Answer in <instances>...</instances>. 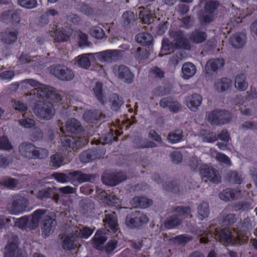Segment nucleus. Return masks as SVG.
<instances>
[{"instance_id":"f257e3e1","label":"nucleus","mask_w":257,"mask_h":257,"mask_svg":"<svg viewBox=\"0 0 257 257\" xmlns=\"http://www.w3.org/2000/svg\"><path fill=\"white\" fill-rule=\"evenodd\" d=\"M238 227V230H233V232L227 229H224L220 231L215 230V238H218L221 241L232 244L245 242L248 239L246 230L251 227V224L246 220Z\"/></svg>"},{"instance_id":"f03ea898","label":"nucleus","mask_w":257,"mask_h":257,"mask_svg":"<svg viewBox=\"0 0 257 257\" xmlns=\"http://www.w3.org/2000/svg\"><path fill=\"white\" fill-rule=\"evenodd\" d=\"M34 88L37 91V94L43 98L50 99L52 102L61 100V95L52 87L40 83L34 79H25L21 81V88L23 90Z\"/></svg>"},{"instance_id":"7ed1b4c3","label":"nucleus","mask_w":257,"mask_h":257,"mask_svg":"<svg viewBox=\"0 0 257 257\" xmlns=\"http://www.w3.org/2000/svg\"><path fill=\"white\" fill-rule=\"evenodd\" d=\"M170 36L175 43L171 42L167 39H163L162 40V51H173L174 49L178 48H183L185 49L190 48V44L188 43L184 34L181 32H171Z\"/></svg>"},{"instance_id":"20e7f679","label":"nucleus","mask_w":257,"mask_h":257,"mask_svg":"<svg viewBox=\"0 0 257 257\" xmlns=\"http://www.w3.org/2000/svg\"><path fill=\"white\" fill-rule=\"evenodd\" d=\"M176 214L169 217L165 222V227L168 228H172L179 225L181 221V217L184 218L189 216L191 210L188 207H177L175 209Z\"/></svg>"},{"instance_id":"39448f33","label":"nucleus","mask_w":257,"mask_h":257,"mask_svg":"<svg viewBox=\"0 0 257 257\" xmlns=\"http://www.w3.org/2000/svg\"><path fill=\"white\" fill-rule=\"evenodd\" d=\"M27 204V199L20 196H16L8 204L7 209L11 214L18 215L25 210Z\"/></svg>"},{"instance_id":"423d86ee","label":"nucleus","mask_w":257,"mask_h":257,"mask_svg":"<svg viewBox=\"0 0 257 257\" xmlns=\"http://www.w3.org/2000/svg\"><path fill=\"white\" fill-rule=\"evenodd\" d=\"M231 116L230 113L225 110H214L208 114V120L213 124H222L228 122Z\"/></svg>"},{"instance_id":"0eeeda50","label":"nucleus","mask_w":257,"mask_h":257,"mask_svg":"<svg viewBox=\"0 0 257 257\" xmlns=\"http://www.w3.org/2000/svg\"><path fill=\"white\" fill-rule=\"evenodd\" d=\"M49 71L51 74L62 80L69 81L74 77L72 70L64 66H52L50 67Z\"/></svg>"},{"instance_id":"6e6552de","label":"nucleus","mask_w":257,"mask_h":257,"mask_svg":"<svg viewBox=\"0 0 257 257\" xmlns=\"http://www.w3.org/2000/svg\"><path fill=\"white\" fill-rule=\"evenodd\" d=\"M218 6V3L214 1H209L204 7L205 12L199 18L200 22L202 24H208L213 21V13Z\"/></svg>"},{"instance_id":"1a4fd4ad","label":"nucleus","mask_w":257,"mask_h":257,"mask_svg":"<svg viewBox=\"0 0 257 257\" xmlns=\"http://www.w3.org/2000/svg\"><path fill=\"white\" fill-rule=\"evenodd\" d=\"M34 113L39 118L44 120H50L54 116L55 111L51 104L38 105L34 110Z\"/></svg>"},{"instance_id":"9d476101","label":"nucleus","mask_w":257,"mask_h":257,"mask_svg":"<svg viewBox=\"0 0 257 257\" xmlns=\"http://www.w3.org/2000/svg\"><path fill=\"white\" fill-rule=\"evenodd\" d=\"M148 221L147 216L138 211L128 215L125 219L126 225L131 228L139 227L142 224L147 223Z\"/></svg>"},{"instance_id":"9b49d317","label":"nucleus","mask_w":257,"mask_h":257,"mask_svg":"<svg viewBox=\"0 0 257 257\" xmlns=\"http://www.w3.org/2000/svg\"><path fill=\"white\" fill-rule=\"evenodd\" d=\"M112 71L115 76L126 83H131L134 80L133 73L125 65H114L113 67Z\"/></svg>"},{"instance_id":"f8f14e48","label":"nucleus","mask_w":257,"mask_h":257,"mask_svg":"<svg viewBox=\"0 0 257 257\" xmlns=\"http://www.w3.org/2000/svg\"><path fill=\"white\" fill-rule=\"evenodd\" d=\"M95 56L101 62H111L120 59L122 51L118 50H107L95 53Z\"/></svg>"},{"instance_id":"ddd939ff","label":"nucleus","mask_w":257,"mask_h":257,"mask_svg":"<svg viewBox=\"0 0 257 257\" xmlns=\"http://www.w3.org/2000/svg\"><path fill=\"white\" fill-rule=\"evenodd\" d=\"M56 216L53 212L47 215L42 225V230L44 236L47 237L51 234L56 225Z\"/></svg>"},{"instance_id":"4468645a","label":"nucleus","mask_w":257,"mask_h":257,"mask_svg":"<svg viewBox=\"0 0 257 257\" xmlns=\"http://www.w3.org/2000/svg\"><path fill=\"white\" fill-rule=\"evenodd\" d=\"M50 35L56 41H67L72 33V29L67 28L64 30L57 26H54L49 31Z\"/></svg>"},{"instance_id":"2eb2a0df","label":"nucleus","mask_w":257,"mask_h":257,"mask_svg":"<svg viewBox=\"0 0 257 257\" xmlns=\"http://www.w3.org/2000/svg\"><path fill=\"white\" fill-rule=\"evenodd\" d=\"M200 174L203 177L207 178L210 181L217 183L220 180L218 172L212 168L204 165L200 170Z\"/></svg>"},{"instance_id":"dca6fc26","label":"nucleus","mask_w":257,"mask_h":257,"mask_svg":"<svg viewBox=\"0 0 257 257\" xmlns=\"http://www.w3.org/2000/svg\"><path fill=\"white\" fill-rule=\"evenodd\" d=\"M202 101V96L199 94L194 93L186 97L185 103L189 109L195 111L200 106Z\"/></svg>"},{"instance_id":"f3484780","label":"nucleus","mask_w":257,"mask_h":257,"mask_svg":"<svg viewBox=\"0 0 257 257\" xmlns=\"http://www.w3.org/2000/svg\"><path fill=\"white\" fill-rule=\"evenodd\" d=\"M61 143L65 146H69L73 149H77L81 147L82 145L87 144L88 141L84 139H80L76 140L75 138L71 136H65L61 138Z\"/></svg>"},{"instance_id":"a211bd4d","label":"nucleus","mask_w":257,"mask_h":257,"mask_svg":"<svg viewBox=\"0 0 257 257\" xmlns=\"http://www.w3.org/2000/svg\"><path fill=\"white\" fill-rule=\"evenodd\" d=\"M78 238L73 233V230L71 228L68 233L64 235L62 246L65 249H72L77 246Z\"/></svg>"},{"instance_id":"6ab92c4d","label":"nucleus","mask_w":257,"mask_h":257,"mask_svg":"<svg viewBox=\"0 0 257 257\" xmlns=\"http://www.w3.org/2000/svg\"><path fill=\"white\" fill-rule=\"evenodd\" d=\"M223 65L224 60L223 59H211L207 62L205 66V71L209 75H212L216 70L221 68Z\"/></svg>"},{"instance_id":"aec40b11","label":"nucleus","mask_w":257,"mask_h":257,"mask_svg":"<svg viewBox=\"0 0 257 257\" xmlns=\"http://www.w3.org/2000/svg\"><path fill=\"white\" fill-rule=\"evenodd\" d=\"M36 147L31 143H22L19 147V152L22 156L28 159H34Z\"/></svg>"},{"instance_id":"412c9836","label":"nucleus","mask_w":257,"mask_h":257,"mask_svg":"<svg viewBox=\"0 0 257 257\" xmlns=\"http://www.w3.org/2000/svg\"><path fill=\"white\" fill-rule=\"evenodd\" d=\"M125 179V175L122 173H119L117 175H113L110 176L104 175L102 177L103 183L111 186H114Z\"/></svg>"},{"instance_id":"4be33fe9","label":"nucleus","mask_w":257,"mask_h":257,"mask_svg":"<svg viewBox=\"0 0 257 257\" xmlns=\"http://www.w3.org/2000/svg\"><path fill=\"white\" fill-rule=\"evenodd\" d=\"M229 42L235 48H242L246 42V36L242 33H236L231 37Z\"/></svg>"},{"instance_id":"5701e85b","label":"nucleus","mask_w":257,"mask_h":257,"mask_svg":"<svg viewBox=\"0 0 257 257\" xmlns=\"http://www.w3.org/2000/svg\"><path fill=\"white\" fill-rule=\"evenodd\" d=\"M232 85V81L227 78H222L216 80L214 88L219 92L227 91Z\"/></svg>"},{"instance_id":"b1692460","label":"nucleus","mask_w":257,"mask_h":257,"mask_svg":"<svg viewBox=\"0 0 257 257\" xmlns=\"http://www.w3.org/2000/svg\"><path fill=\"white\" fill-rule=\"evenodd\" d=\"M196 72L195 66L191 62L184 64L182 67V77L184 79H188L192 77Z\"/></svg>"},{"instance_id":"393cba45","label":"nucleus","mask_w":257,"mask_h":257,"mask_svg":"<svg viewBox=\"0 0 257 257\" xmlns=\"http://www.w3.org/2000/svg\"><path fill=\"white\" fill-rule=\"evenodd\" d=\"M73 233L76 237L79 238H88L93 233V230L87 227H74L72 228Z\"/></svg>"},{"instance_id":"a878e982","label":"nucleus","mask_w":257,"mask_h":257,"mask_svg":"<svg viewBox=\"0 0 257 257\" xmlns=\"http://www.w3.org/2000/svg\"><path fill=\"white\" fill-rule=\"evenodd\" d=\"M18 38V32L16 31L7 30L2 33L1 40L7 44H11L16 42Z\"/></svg>"},{"instance_id":"bb28decb","label":"nucleus","mask_w":257,"mask_h":257,"mask_svg":"<svg viewBox=\"0 0 257 257\" xmlns=\"http://www.w3.org/2000/svg\"><path fill=\"white\" fill-rule=\"evenodd\" d=\"M240 195V192L237 190L226 189L219 194L220 198L224 201H228L238 198Z\"/></svg>"},{"instance_id":"cd10ccee","label":"nucleus","mask_w":257,"mask_h":257,"mask_svg":"<svg viewBox=\"0 0 257 257\" xmlns=\"http://www.w3.org/2000/svg\"><path fill=\"white\" fill-rule=\"evenodd\" d=\"M152 204V201L146 197H135L132 200V206L135 207L147 208Z\"/></svg>"},{"instance_id":"c85d7f7f","label":"nucleus","mask_w":257,"mask_h":257,"mask_svg":"<svg viewBox=\"0 0 257 257\" xmlns=\"http://www.w3.org/2000/svg\"><path fill=\"white\" fill-rule=\"evenodd\" d=\"M106 240L104 232L102 230H98L92 238L93 246L97 249H101V245Z\"/></svg>"},{"instance_id":"c756f323","label":"nucleus","mask_w":257,"mask_h":257,"mask_svg":"<svg viewBox=\"0 0 257 257\" xmlns=\"http://www.w3.org/2000/svg\"><path fill=\"white\" fill-rule=\"evenodd\" d=\"M104 221L113 232L117 230L118 224L116 215L114 212L106 213Z\"/></svg>"},{"instance_id":"7c9ffc66","label":"nucleus","mask_w":257,"mask_h":257,"mask_svg":"<svg viewBox=\"0 0 257 257\" xmlns=\"http://www.w3.org/2000/svg\"><path fill=\"white\" fill-rule=\"evenodd\" d=\"M95 53H87L79 55L75 58V61L78 66L83 68H87L90 66V61L88 56H93Z\"/></svg>"},{"instance_id":"2f4dec72","label":"nucleus","mask_w":257,"mask_h":257,"mask_svg":"<svg viewBox=\"0 0 257 257\" xmlns=\"http://www.w3.org/2000/svg\"><path fill=\"white\" fill-rule=\"evenodd\" d=\"M17 244L10 243L5 247V257H24L22 253H19Z\"/></svg>"},{"instance_id":"473e14b6","label":"nucleus","mask_w":257,"mask_h":257,"mask_svg":"<svg viewBox=\"0 0 257 257\" xmlns=\"http://www.w3.org/2000/svg\"><path fill=\"white\" fill-rule=\"evenodd\" d=\"M45 210L43 209H39L36 210L32 216L30 218L31 223L32 224L31 227L35 228L39 224V222L41 219L44 218L47 216L45 215Z\"/></svg>"},{"instance_id":"72a5a7b5","label":"nucleus","mask_w":257,"mask_h":257,"mask_svg":"<svg viewBox=\"0 0 257 257\" xmlns=\"http://www.w3.org/2000/svg\"><path fill=\"white\" fill-rule=\"evenodd\" d=\"M211 155L215 158L216 160L227 166H230L231 164L230 159L225 154L217 152L214 149H211Z\"/></svg>"},{"instance_id":"f704fd0d","label":"nucleus","mask_w":257,"mask_h":257,"mask_svg":"<svg viewBox=\"0 0 257 257\" xmlns=\"http://www.w3.org/2000/svg\"><path fill=\"white\" fill-rule=\"evenodd\" d=\"M99 157L100 156L97 155L95 151L88 150L81 154L80 160L83 163H87Z\"/></svg>"},{"instance_id":"c9c22d12","label":"nucleus","mask_w":257,"mask_h":257,"mask_svg":"<svg viewBox=\"0 0 257 257\" xmlns=\"http://www.w3.org/2000/svg\"><path fill=\"white\" fill-rule=\"evenodd\" d=\"M207 35L204 32L195 31L190 36V41L194 43L199 44L206 39Z\"/></svg>"},{"instance_id":"e433bc0d","label":"nucleus","mask_w":257,"mask_h":257,"mask_svg":"<svg viewBox=\"0 0 257 257\" xmlns=\"http://www.w3.org/2000/svg\"><path fill=\"white\" fill-rule=\"evenodd\" d=\"M80 128V123L76 119H70L66 122L65 129L68 132L77 133Z\"/></svg>"},{"instance_id":"4c0bfd02","label":"nucleus","mask_w":257,"mask_h":257,"mask_svg":"<svg viewBox=\"0 0 257 257\" xmlns=\"http://www.w3.org/2000/svg\"><path fill=\"white\" fill-rule=\"evenodd\" d=\"M245 79V77L243 75L236 76L234 86L238 90L244 91L247 88L248 84Z\"/></svg>"},{"instance_id":"58836bf2","label":"nucleus","mask_w":257,"mask_h":257,"mask_svg":"<svg viewBox=\"0 0 257 257\" xmlns=\"http://www.w3.org/2000/svg\"><path fill=\"white\" fill-rule=\"evenodd\" d=\"M136 40L138 43L143 45H148L152 42L153 37L150 34L142 33L137 35Z\"/></svg>"},{"instance_id":"ea45409f","label":"nucleus","mask_w":257,"mask_h":257,"mask_svg":"<svg viewBox=\"0 0 257 257\" xmlns=\"http://www.w3.org/2000/svg\"><path fill=\"white\" fill-rule=\"evenodd\" d=\"M135 19L134 13L126 12L122 16L121 23L124 27H127L133 23Z\"/></svg>"},{"instance_id":"a19ab883","label":"nucleus","mask_w":257,"mask_h":257,"mask_svg":"<svg viewBox=\"0 0 257 257\" xmlns=\"http://www.w3.org/2000/svg\"><path fill=\"white\" fill-rule=\"evenodd\" d=\"M188 165L190 168L194 170H199L203 168L204 165L202 164L201 160L196 157H192L190 158L188 162Z\"/></svg>"},{"instance_id":"79ce46f5","label":"nucleus","mask_w":257,"mask_h":257,"mask_svg":"<svg viewBox=\"0 0 257 257\" xmlns=\"http://www.w3.org/2000/svg\"><path fill=\"white\" fill-rule=\"evenodd\" d=\"M198 212L199 217L203 219L208 216L209 214V205L206 202L201 203L198 207Z\"/></svg>"},{"instance_id":"37998d69","label":"nucleus","mask_w":257,"mask_h":257,"mask_svg":"<svg viewBox=\"0 0 257 257\" xmlns=\"http://www.w3.org/2000/svg\"><path fill=\"white\" fill-rule=\"evenodd\" d=\"M102 84L100 82H97L95 84V86L93 88V91L100 102L102 103L106 102L105 100V97L103 95L102 93Z\"/></svg>"},{"instance_id":"c03bdc74","label":"nucleus","mask_w":257,"mask_h":257,"mask_svg":"<svg viewBox=\"0 0 257 257\" xmlns=\"http://www.w3.org/2000/svg\"><path fill=\"white\" fill-rule=\"evenodd\" d=\"M182 131L179 130L171 133L168 136V140L171 143H176L182 140Z\"/></svg>"},{"instance_id":"a18cd8bd","label":"nucleus","mask_w":257,"mask_h":257,"mask_svg":"<svg viewBox=\"0 0 257 257\" xmlns=\"http://www.w3.org/2000/svg\"><path fill=\"white\" fill-rule=\"evenodd\" d=\"M89 34L93 37L100 39L104 36V32L99 27L92 26L89 29Z\"/></svg>"},{"instance_id":"49530a36","label":"nucleus","mask_w":257,"mask_h":257,"mask_svg":"<svg viewBox=\"0 0 257 257\" xmlns=\"http://www.w3.org/2000/svg\"><path fill=\"white\" fill-rule=\"evenodd\" d=\"M139 17L144 23H150L153 19V14L148 9H144L140 11Z\"/></svg>"},{"instance_id":"de8ad7c7","label":"nucleus","mask_w":257,"mask_h":257,"mask_svg":"<svg viewBox=\"0 0 257 257\" xmlns=\"http://www.w3.org/2000/svg\"><path fill=\"white\" fill-rule=\"evenodd\" d=\"M134 143L136 147L138 148H153L155 147V144L154 143L147 142L140 138H136L134 141Z\"/></svg>"},{"instance_id":"09e8293b","label":"nucleus","mask_w":257,"mask_h":257,"mask_svg":"<svg viewBox=\"0 0 257 257\" xmlns=\"http://www.w3.org/2000/svg\"><path fill=\"white\" fill-rule=\"evenodd\" d=\"M18 4L22 8L32 9L36 8L38 4L36 0H18Z\"/></svg>"},{"instance_id":"8fccbe9b","label":"nucleus","mask_w":257,"mask_h":257,"mask_svg":"<svg viewBox=\"0 0 257 257\" xmlns=\"http://www.w3.org/2000/svg\"><path fill=\"white\" fill-rule=\"evenodd\" d=\"M201 139L206 142H213L217 140V138L213 133L208 132L206 131H202L200 133Z\"/></svg>"},{"instance_id":"3c124183","label":"nucleus","mask_w":257,"mask_h":257,"mask_svg":"<svg viewBox=\"0 0 257 257\" xmlns=\"http://www.w3.org/2000/svg\"><path fill=\"white\" fill-rule=\"evenodd\" d=\"M111 107L113 109L117 110L123 104L121 98L119 97L116 94H113L110 98Z\"/></svg>"},{"instance_id":"603ef678","label":"nucleus","mask_w":257,"mask_h":257,"mask_svg":"<svg viewBox=\"0 0 257 257\" xmlns=\"http://www.w3.org/2000/svg\"><path fill=\"white\" fill-rule=\"evenodd\" d=\"M19 122L21 126L26 128H31L35 124L34 120L26 117V112L23 113V118L20 119Z\"/></svg>"},{"instance_id":"864d4df0","label":"nucleus","mask_w":257,"mask_h":257,"mask_svg":"<svg viewBox=\"0 0 257 257\" xmlns=\"http://www.w3.org/2000/svg\"><path fill=\"white\" fill-rule=\"evenodd\" d=\"M34 155V159H44L48 157V152L45 149L36 147Z\"/></svg>"},{"instance_id":"5fc2aeb1","label":"nucleus","mask_w":257,"mask_h":257,"mask_svg":"<svg viewBox=\"0 0 257 257\" xmlns=\"http://www.w3.org/2000/svg\"><path fill=\"white\" fill-rule=\"evenodd\" d=\"M12 219L15 222V225L19 228L25 227L28 223H31L30 218L26 217H21L19 219H15L14 217H12Z\"/></svg>"},{"instance_id":"6e6d98bb","label":"nucleus","mask_w":257,"mask_h":257,"mask_svg":"<svg viewBox=\"0 0 257 257\" xmlns=\"http://www.w3.org/2000/svg\"><path fill=\"white\" fill-rule=\"evenodd\" d=\"M13 149V146L6 137L0 138V150H10Z\"/></svg>"},{"instance_id":"4d7b16f0","label":"nucleus","mask_w":257,"mask_h":257,"mask_svg":"<svg viewBox=\"0 0 257 257\" xmlns=\"http://www.w3.org/2000/svg\"><path fill=\"white\" fill-rule=\"evenodd\" d=\"M15 76V72L12 70L6 71L0 73V79L5 82L11 81Z\"/></svg>"},{"instance_id":"13d9d810","label":"nucleus","mask_w":257,"mask_h":257,"mask_svg":"<svg viewBox=\"0 0 257 257\" xmlns=\"http://www.w3.org/2000/svg\"><path fill=\"white\" fill-rule=\"evenodd\" d=\"M77 36L80 47H83L88 45L87 36L85 34L79 32L77 33Z\"/></svg>"},{"instance_id":"bf43d9fd","label":"nucleus","mask_w":257,"mask_h":257,"mask_svg":"<svg viewBox=\"0 0 257 257\" xmlns=\"http://www.w3.org/2000/svg\"><path fill=\"white\" fill-rule=\"evenodd\" d=\"M69 175L72 179L78 180L80 182H84L87 180V176L80 172H71L69 173Z\"/></svg>"},{"instance_id":"052dcab7","label":"nucleus","mask_w":257,"mask_h":257,"mask_svg":"<svg viewBox=\"0 0 257 257\" xmlns=\"http://www.w3.org/2000/svg\"><path fill=\"white\" fill-rule=\"evenodd\" d=\"M229 175L230 181H233L235 183L240 184L243 180V177L241 175L238 174L235 171L230 172Z\"/></svg>"},{"instance_id":"680f3d73","label":"nucleus","mask_w":257,"mask_h":257,"mask_svg":"<svg viewBox=\"0 0 257 257\" xmlns=\"http://www.w3.org/2000/svg\"><path fill=\"white\" fill-rule=\"evenodd\" d=\"M63 158L59 155H54L51 157V163L55 167H59L62 165Z\"/></svg>"},{"instance_id":"e2e57ef3","label":"nucleus","mask_w":257,"mask_h":257,"mask_svg":"<svg viewBox=\"0 0 257 257\" xmlns=\"http://www.w3.org/2000/svg\"><path fill=\"white\" fill-rule=\"evenodd\" d=\"M13 106L16 109L21 112L27 110V106L20 100H15L13 103Z\"/></svg>"},{"instance_id":"0e129e2a","label":"nucleus","mask_w":257,"mask_h":257,"mask_svg":"<svg viewBox=\"0 0 257 257\" xmlns=\"http://www.w3.org/2000/svg\"><path fill=\"white\" fill-rule=\"evenodd\" d=\"M84 119L88 122H92L93 120L96 119V115L91 111H87L84 113Z\"/></svg>"},{"instance_id":"69168bd1","label":"nucleus","mask_w":257,"mask_h":257,"mask_svg":"<svg viewBox=\"0 0 257 257\" xmlns=\"http://www.w3.org/2000/svg\"><path fill=\"white\" fill-rule=\"evenodd\" d=\"M54 178L58 182L63 183L68 181L69 178L65 174L62 173H56L53 175Z\"/></svg>"},{"instance_id":"338daca9","label":"nucleus","mask_w":257,"mask_h":257,"mask_svg":"<svg viewBox=\"0 0 257 257\" xmlns=\"http://www.w3.org/2000/svg\"><path fill=\"white\" fill-rule=\"evenodd\" d=\"M117 242L114 239H112L108 241L105 246V250L107 252L110 253L116 247Z\"/></svg>"},{"instance_id":"774afa93","label":"nucleus","mask_w":257,"mask_h":257,"mask_svg":"<svg viewBox=\"0 0 257 257\" xmlns=\"http://www.w3.org/2000/svg\"><path fill=\"white\" fill-rule=\"evenodd\" d=\"M232 10L233 11V14H235L236 15L234 16V21H236L237 23L240 22V19L244 17L246 15L244 13H242L240 10L235 9L233 7L232 8Z\"/></svg>"}]
</instances>
